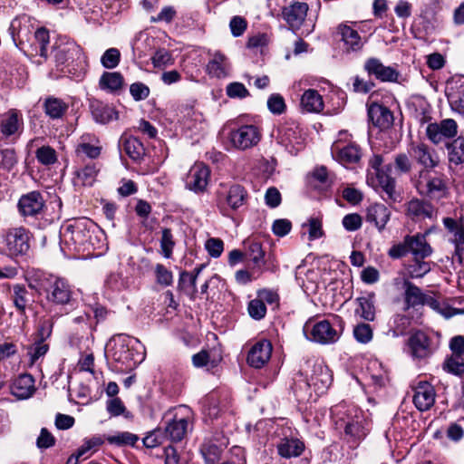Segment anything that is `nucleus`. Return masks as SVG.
Instances as JSON below:
<instances>
[{
  "label": "nucleus",
  "mask_w": 464,
  "mask_h": 464,
  "mask_svg": "<svg viewBox=\"0 0 464 464\" xmlns=\"http://www.w3.org/2000/svg\"><path fill=\"white\" fill-rule=\"evenodd\" d=\"M334 429L352 448H356L368 434L366 420L355 407L338 404L331 409Z\"/></svg>",
  "instance_id": "obj_1"
},
{
  "label": "nucleus",
  "mask_w": 464,
  "mask_h": 464,
  "mask_svg": "<svg viewBox=\"0 0 464 464\" xmlns=\"http://www.w3.org/2000/svg\"><path fill=\"white\" fill-rule=\"evenodd\" d=\"M29 287L44 294L51 306L72 309L75 304L72 286L64 278L50 275L37 280L36 285L30 283Z\"/></svg>",
  "instance_id": "obj_2"
},
{
  "label": "nucleus",
  "mask_w": 464,
  "mask_h": 464,
  "mask_svg": "<svg viewBox=\"0 0 464 464\" xmlns=\"http://www.w3.org/2000/svg\"><path fill=\"white\" fill-rule=\"evenodd\" d=\"M411 180L420 196L430 199H441L448 195V185L443 174L432 175L429 169H421Z\"/></svg>",
  "instance_id": "obj_3"
},
{
  "label": "nucleus",
  "mask_w": 464,
  "mask_h": 464,
  "mask_svg": "<svg viewBox=\"0 0 464 464\" xmlns=\"http://www.w3.org/2000/svg\"><path fill=\"white\" fill-rule=\"evenodd\" d=\"M433 253V248L425 239V235H406L401 242L393 244L388 250L392 259H400L411 254L413 258H427Z\"/></svg>",
  "instance_id": "obj_4"
},
{
  "label": "nucleus",
  "mask_w": 464,
  "mask_h": 464,
  "mask_svg": "<svg viewBox=\"0 0 464 464\" xmlns=\"http://www.w3.org/2000/svg\"><path fill=\"white\" fill-rule=\"evenodd\" d=\"M408 153L418 165L421 166V169L432 170L440 165L437 151L424 142H411Z\"/></svg>",
  "instance_id": "obj_5"
},
{
  "label": "nucleus",
  "mask_w": 464,
  "mask_h": 464,
  "mask_svg": "<svg viewBox=\"0 0 464 464\" xmlns=\"http://www.w3.org/2000/svg\"><path fill=\"white\" fill-rule=\"evenodd\" d=\"M229 140L234 148L246 150L258 144L261 132L255 125H243L230 132Z\"/></svg>",
  "instance_id": "obj_6"
},
{
  "label": "nucleus",
  "mask_w": 464,
  "mask_h": 464,
  "mask_svg": "<svg viewBox=\"0 0 464 464\" xmlns=\"http://www.w3.org/2000/svg\"><path fill=\"white\" fill-rule=\"evenodd\" d=\"M438 209L429 199L412 198L405 204V215L414 222L435 219Z\"/></svg>",
  "instance_id": "obj_7"
},
{
  "label": "nucleus",
  "mask_w": 464,
  "mask_h": 464,
  "mask_svg": "<svg viewBox=\"0 0 464 464\" xmlns=\"http://www.w3.org/2000/svg\"><path fill=\"white\" fill-rule=\"evenodd\" d=\"M186 414L179 417L178 413L169 421L164 429L165 436L172 442L181 441L193 427V417L188 408H184Z\"/></svg>",
  "instance_id": "obj_8"
},
{
  "label": "nucleus",
  "mask_w": 464,
  "mask_h": 464,
  "mask_svg": "<svg viewBox=\"0 0 464 464\" xmlns=\"http://www.w3.org/2000/svg\"><path fill=\"white\" fill-rule=\"evenodd\" d=\"M407 344L411 355L418 360L431 356L435 351L431 338L420 330L415 331L410 335Z\"/></svg>",
  "instance_id": "obj_9"
},
{
  "label": "nucleus",
  "mask_w": 464,
  "mask_h": 464,
  "mask_svg": "<svg viewBox=\"0 0 464 464\" xmlns=\"http://www.w3.org/2000/svg\"><path fill=\"white\" fill-rule=\"evenodd\" d=\"M458 133V124L453 119H445L440 122L430 123L426 128L428 139L435 145L446 139H452Z\"/></svg>",
  "instance_id": "obj_10"
},
{
  "label": "nucleus",
  "mask_w": 464,
  "mask_h": 464,
  "mask_svg": "<svg viewBox=\"0 0 464 464\" xmlns=\"http://www.w3.org/2000/svg\"><path fill=\"white\" fill-rule=\"evenodd\" d=\"M336 35L343 43V52L347 53L362 51L367 42L357 30L346 24H341L337 26Z\"/></svg>",
  "instance_id": "obj_11"
},
{
  "label": "nucleus",
  "mask_w": 464,
  "mask_h": 464,
  "mask_svg": "<svg viewBox=\"0 0 464 464\" xmlns=\"http://www.w3.org/2000/svg\"><path fill=\"white\" fill-rule=\"evenodd\" d=\"M304 332L307 339L323 344L335 343L339 339L336 330L327 320L316 323L310 331L305 324Z\"/></svg>",
  "instance_id": "obj_12"
},
{
  "label": "nucleus",
  "mask_w": 464,
  "mask_h": 464,
  "mask_svg": "<svg viewBox=\"0 0 464 464\" xmlns=\"http://www.w3.org/2000/svg\"><path fill=\"white\" fill-rule=\"evenodd\" d=\"M44 199L39 191H31L23 195L18 201V209L22 216L35 218L44 213Z\"/></svg>",
  "instance_id": "obj_13"
},
{
  "label": "nucleus",
  "mask_w": 464,
  "mask_h": 464,
  "mask_svg": "<svg viewBox=\"0 0 464 464\" xmlns=\"http://www.w3.org/2000/svg\"><path fill=\"white\" fill-rule=\"evenodd\" d=\"M364 70L370 76H374L381 82H396L400 72L392 66H385L378 58H369L366 60Z\"/></svg>",
  "instance_id": "obj_14"
},
{
  "label": "nucleus",
  "mask_w": 464,
  "mask_h": 464,
  "mask_svg": "<svg viewBox=\"0 0 464 464\" xmlns=\"http://www.w3.org/2000/svg\"><path fill=\"white\" fill-rule=\"evenodd\" d=\"M277 140L285 147L302 144V130L299 123L293 119L285 120L277 129Z\"/></svg>",
  "instance_id": "obj_15"
},
{
  "label": "nucleus",
  "mask_w": 464,
  "mask_h": 464,
  "mask_svg": "<svg viewBox=\"0 0 464 464\" xmlns=\"http://www.w3.org/2000/svg\"><path fill=\"white\" fill-rule=\"evenodd\" d=\"M210 171L204 164H196L188 171L186 180V187L196 193L206 190L208 184Z\"/></svg>",
  "instance_id": "obj_16"
},
{
  "label": "nucleus",
  "mask_w": 464,
  "mask_h": 464,
  "mask_svg": "<svg viewBox=\"0 0 464 464\" xmlns=\"http://www.w3.org/2000/svg\"><path fill=\"white\" fill-rule=\"evenodd\" d=\"M272 344L267 340H261L256 343L247 354V363L254 368H262L271 358Z\"/></svg>",
  "instance_id": "obj_17"
},
{
  "label": "nucleus",
  "mask_w": 464,
  "mask_h": 464,
  "mask_svg": "<svg viewBox=\"0 0 464 464\" xmlns=\"http://www.w3.org/2000/svg\"><path fill=\"white\" fill-rule=\"evenodd\" d=\"M5 244L11 255H23L29 249L28 235L24 228L10 230L5 236Z\"/></svg>",
  "instance_id": "obj_18"
},
{
  "label": "nucleus",
  "mask_w": 464,
  "mask_h": 464,
  "mask_svg": "<svg viewBox=\"0 0 464 464\" xmlns=\"http://www.w3.org/2000/svg\"><path fill=\"white\" fill-rule=\"evenodd\" d=\"M368 117L372 123L381 130H388L393 124V114L389 108L373 102L368 107Z\"/></svg>",
  "instance_id": "obj_19"
},
{
  "label": "nucleus",
  "mask_w": 464,
  "mask_h": 464,
  "mask_svg": "<svg viewBox=\"0 0 464 464\" xmlns=\"http://www.w3.org/2000/svg\"><path fill=\"white\" fill-rule=\"evenodd\" d=\"M435 390L427 382H420L415 388L413 403L420 411L430 410L435 403Z\"/></svg>",
  "instance_id": "obj_20"
},
{
  "label": "nucleus",
  "mask_w": 464,
  "mask_h": 464,
  "mask_svg": "<svg viewBox=\"0 0 464 464\" xmlns=\"http://www.w3.org/2000/svg\"><path fill=\"white\" fill-rule=\"evenodd\" d=\"M309 7L304 2H294L284 7L282 15L292 29H299L304 24Z\"/></svg>",
  "instance_id": "obj_21"
},
{
  "label": "nucleus",
  "mask_w": 464,
  "mask_h": 464,
  "mask_svg": "<svg viewBox=\"0 0 464 464\" xmlns=\"http://www.w3.org/2000/svg\"><path fill=\"white\" fill-rule=\"evenodd\" d=\"M95 224L92 220L87 218H79L74 219L70 225L67 226V232H70L72 240L76 244H84L90 237L91 230L94 227Z\"/></svg>",
  "instance_id": "obj_22"
},
{
  "label": "nucleus",
  "mask_w": 464,
  "mask_h": 464,
  "mask_svg": "<svg viewBox=\"0 0 464 464\" xmlns=\"http://www.w3.org/2000/svg\"><path fill=\"white\" fill-rule=\"evenodd\" d=\"M10 299L19 314L24 315L27 307L31 306L34 300L33 295L24 285L15 284L12 285Z\"/></svg>",
  "instance_id": "obj_23"
},
{
  "label": "nucleus",
  "mask_w": 464,
  "mask_h": 464,
  "mask_svg": "<svg viewBox=\"0 0 464 464\" xmlns=\"http://www.w3.org/2000/svg\"><path fill=\"white\" fill-rule=\"evenodd\" d=\"M391 211L381 203L371 205L366 210V221L373 223L379 232H382L391 218Z\"/></svg>",
  "instance_id": "obj_24"
},
{
  "label": "nucleus",
  "mask_w": 464,
  "mask_h": 464,
  "mask_svg": "<svg viewBox=\"0 0 464 464\" xmlns=\"http://www.w3.org/2000/svg\"><path fill=\"white\" fill-rule=\"evenodd\" d=\"M11 393L18 399H28L35 392L34 379L31 374H20L12 383Z\"/></svg>",
  "instance_id": "obj_25"
},
{
  "label": "nucleus",
  "mask_w": 464,
  "mask_h": 464,
  "mask_svg": "<svg viewBox=\"0 0 464 464\" xmlns=\"http://www.w3.org/2000/svg\"><path fill=\"white\" fill-rule=\"evenodd\" d=\"M82 57V49L76 44H68L65 46L59 47L54 55L56 65L66 67H70L74 62L81 60Z\"/></svg>",
  "instance_id": "obj_26"
},
{
  "label": "nucleus",
  "mask_w": 464,
  "mask_h": 464,
  "mask_svg": "<svg viewBox=\"0 0 464 464\" xmlns=\"http://www.w3.org/2000/svg\"><path fill=\"white\" fill-rule=\"evenodd\" d=\"M90 110L94 121L102 124H106L118 119V112L114 108L99 100L91 101Z\"/></svg>",
  "instance_id": "obj_27"
},
{
  "label": "nucleus",
  "mask_w": 464,
  "mask_h": 464,
  "mask_svg": "<svg viewBox=\"0 0 464 464\" xmlns=\"http://www.w3.org/2000/svg\"><path fill=\"white\" fill-rule=\"evenodd\" d=\"M403 287L405 310L425 305L428 295L424 294L419 286L406 279L403 282Z\"/></svg>",
  "instance_id": "obj_28"
},
{
  "label": "nucleus",
  "mask_w": 464,
  "mask_h": 464,
  "mask_svg": "<svg viewBox=\"0 0 464 464\" xmlns=\"http://www.w3.org/2000/svg\"><path fill=\"white\" fill-rule=\"evenodd\" d=\"M280 457L291 459L299 457L304 450V444L298 439L283 438L276 445Z\"/></svg>",
  "instance_id": "obj_29"
},
{
  "label": "nucleus",
  "mask_w": 464,
  "mask_h": 464,
  "mask_svg": "<svg viewBox=\"0 0 464 464\" xmlns=\"http://www.w3.org/2000/svg\"><path fill=\"white\" fill-rule=\"evenodd\" d=\"M22 124L21 114L17 110L12 109L2 115L0 119V131L4 136L9 137L14 134Z\"/></svg>",
  "instance_id": "obj_30"
},
{
  "label": "nucleus",
  "mask_w": 464,
  "mask_h": 464,
  "mask_svg": "<svg viewBox=\"0 0 464 464\" xmlns=\"http://www.w3.org/2000/svg\"><path fill=\"white\" fill-rule=\"evenodd\" d=\"M334 158L342 164L356 163L361 159V150L357 145L349 144L343 148L334 146Z\"/></svg>",
  "instance_id": "obj_31"
},
{
  "label": "nucleus",
  "mask_w": 464,
  "mask_h": 464,
  "mask_svg": "<svg viewBox=\"0 0 464 464\" xmlns=\"http://www.w3.org/2000/svg\"><path fill=\"white\" fill-rule=\"evenodd\" d=\"M300 105L306 112H320L324 109L323 97L316 90H306L301 97Z\"/></svg>",
  "instance_id": "obj_32"
},
{
  "label": "nucleus",
  "mask_w": 464,
  "mask_h": 464,
  "mask_svg": "<svg viewBox=\"0 0 464 464\" xmlns=\"http://www.w3.org/2000/svg\"><path fill=\"white\" fill-rule=\"evenodd\" d=\"M247 198L248 194L246 188L239 184H234L227 192L226 202L231 209L237 210L246 203Z\"/></svg>",
  "instance_id": "obj_33"
},
{
  "label": "nucleus",
  "mask_w": 464,
  "mask_h": 464,
  "mask_svg": "<svg viewBox=\"0 0 464 464\" xmlns=\"http://www.w3.org/2000/svg\"><path fill=\"white\" fill-rule=\"evenodd\" d=\"M44 111L52 120L63 118L68 110V104L56 97H48L44 102Z\"/></svg>",
  "instance_id": "obj_34"
},
{
  "label": "nucleus",
  "mask_w": 464,
  "mask_h": 464,
  "mask_svg": "<svg viewBox=\"0 0 464 464\" xmlns=\"http://www.w3.org/2000/svg\"><path fill=\"white\" fill-rule=\"evenodd\" d=\"M358 307L355 313L365 321L372 322L375 319L374 294L370 293L366 296L356 298Z\"/></svg>",
  "instance_id": "obj_35"
},
{
  "label": "nucleus",
  "mask_w": 464,
  "mask_h": 464,
  "mask_svg": "<svg viewBox=\"0 0 464 464\" xmlns=\"http://www.w3.org/2000/svg\"><path fill=\"white\" fill-rule=\"evenodd\" d=\"M448 160L456 166L464 164V137L459 136L446 143Z\"/></svg>",
  "instance_id": "obj_36"
},
{
  "label": "nucleus",
  "mask_w": 464,
  "mask_h": 464,
  "mask_svg": "<svg viewBox=\"0 0 464 464\" xmlns=\"http://www.w3.org/2000/svg\"><path fill=\"white\" fill-rule=\"evenodd\" d=\"M228 64L227 57L220 52H216L207 65V72L212 77L223 78L227 74Z\"/></svg>",
  "instance_id": "obj_37"
},
{
  "label": "nucleus",
  "mask_w": 464,
  "mask_h": 464,
  "mask_svg": "<svg viewBox=\"0 0 464 464\" xmlns=\"http://www.w3.org/2000/svg\"><path fill=\"white\" fill-rule=\"evenodd\" d=\"M376 178L380 187L387 196L385 200H390L392 203L399 202L401 200V194L395 189V179L386 172L378 173Z\"/></svg>",
  "instance_id": "obj_38"
},
{
  "label": "nucleus",
  "mask_w": 464,
  "mask_h": 464,
  "mask_svg": "<svg viewBox=\"0 0 464 464\" xmlns=\"http://www.w3.org/2000/svg\"><path fill=\"white\" fill-rule=\"evenodd\" d=\"M206 267V264H201L195 267L192 272L182 271L179 274V278L178 282V289L184 290V279H188L189 286L191 287V291L188 293L191 299H195V295L197 293V279L202 270Z\"/></svg>",
  "instance_id": "obj_39"
},
{
  "label": "nucleus",
  "mask_w": 464,
  "mask_h": 464,
  "mask_svg": "<svg viewBox=\"0 0 464 464\" xmlns=\"http://www.w3.org/2000/svg\"><path fill=\"white\" fill-rule=\"evenodd\" d=\"M123 148L126 154L134 161H140L145 155L143 144L135 137L126 138Z\"/></svg>",
  "instance_id": "obj_40"
},
{
  "label": "nucleus",
  "mask_w": 464,
  "mask_h": 464,
  "mask_svg": "<svg viewBox=\"0 0 464 464\" xmlns=\"http://www.w3.org/2000/svg\"><path fill=\"white\" fill-rule=\"evenodd\" d=\"M100 87L103 90H109L111 92H116L121 89L123 85V77L118 72H105L100 79Z\"/></svg>",
  "instance_id": "obj_41"
},
{
  "label": "nucleus",
  "mask_w": 464,
  "mask_h": 464,
  "mask_svg": "<svg viewBox=\"0 0 464 464\" xmlns=\"http://www.w3.org/2000/svg\"><path fill=\"white\" fill-rule=\"evenodd\" d=\"M26 351L29 356V364L32 366L47 353L49 344L42 340H34L32 344L26 347Z\"/></svg>",
  "instance_id": "obj_42"
},
{
  "label": "nucleus",
  "mask_w": 464,
  "mask_h": 464,
  "mask_svg": "<svg viewBox=\"0 0 464 464\" xmlns=\"http://www.w3.org/2000/svg\"><path fill=\"white\" fill-rule=\"evenodd\" d=\"M447 97L452 110L464 115V84L452 88Z\"/></svg>",
  "instance_id": "obj_43"
},
{
  "label": "nucleus",
  "mask_w": 464,
  "mask_h": 464,
  "mask_svg": "<svg viewBox=\"0 0 464 464\" xmlns=\"http://www.w3.org/2000/svg\"><path fill=\"white\" fill-rule=\"evenodd\" d=\"M425 258H413V263L409 266L408 273L411 278H421L431 270L430 262Z\"/></svg>",
  "instance_id": "obj_44"
},
{
  "label": "nucleus",
  "mask_w": 464,
  "mask_h": 464,
  "mask_svg": "<svg viewBox=\"0 0 464 464\" xmlns=\"http://www.w3.org/2000/svg\"><path fill=\"white\" fill-rule=\"evenodd\" d=\"M99 169L95 163H90L77 170L76 175L82 186H92L95 180Z\"/></svg>",
  "instance_id": "obj_45"
},
{
  "label": "nucleus",
  "mask_w": 464,
  "mask_h": 464,
  "mask_svg": "<svg viewBox=\"0 0 464 464\" xmlns=\"http://www.w3.org/2000/svg\"><path fill=\"white\" fill-rule=\"evenodd\" d=\"M35 157L42 165L49 166L57 161V153L51 146H42L35 151Z\"/></svg>",
  "instance_id": "obj_46"
},
{
  "label": "nucleus",
  "mask_w": 464,
  "mask_h": 464,
  "mask_svg": "<svg viewBox=\"0 0 464 464\" xmlns=\"http://www.w3.org/2000/svg\"><path fill=\"white\" fill-rule=\"evenodd\" d=\"M175 241L170 228L165 227L161 230L160 248L162 255L166 258H170L172 256Z\"/></svg>",
  "instance_id": "obj_47"
},
{
  "label": "nucleus",
  "mask_w": 464,
  "mask_h": 464,
  "mask_svg": "<svg viewBox=\"0 0 464 464\" xmlns=\"http://www.w3.org/2000/svg\"><path fill=\"white\" fill-rule=\"evenodd\" d=\"M106 440L110 444L117 446H134L138 441L139 437L130 432L124 431L113 436H108Z\"/></svg>",
  "instance_id": "obj_48"
},
{
  "label": "nucleus",
  "mask_w": 464,
  "mask_h": 464,
  "mask_svg": "<svg viewBox=\"0 0 464 464\" xmlns=\"http://www.w3.org/2000/svg\"><path fill=\"white\" fill-rule=\"evenodd\" d=\"M443 369L455 375L464 373V359L462 356L451 355L447 358L443 363Z\"/></svg>",
  "instance_id": "obj_49"
},
{
  "label": "nucleus",
  "mask_w": 464,
  "mask_h": 464,
  "mask_svg": "<svg viewBox=\"0 0 464 464\" xmlns=\"http://www.w3.org/2000/svg\"><path fill=\"white\" fill-rule=\"evenodd\" d=\"M394 169L398 175L408 174L411 171L412 162L409 153H399L395 156Z\"/></svg>",
  "instance_id": "obj_50"
},
{
  "label": "nucleus",
  "mask_w": 464,
  "mask_h": 464,
  "mask_svg": "<svg viewBox=\"0 0 464 464\" xmlns=\"http://www.w3.org/2000/svg\"><path fill=\"white\" fill-rule=\"evenodd\" d=\"M152 64L155 68H161L174 63V59L169 51L166 49L157 50L151 57Z\"/></svg>",
  "instance_id": "obj_51"
},
{
  "label": "nucleus",
  "mask_w": 464,
  "mask_h": 464,
  "mask_svg": "<svg viewBox=\"0 0 464 464\" xmlns=\"http://www.w3.org/2000/svg\"><path fill=\"white\" fill-rule=\"evenodd\" d=\"M18 159L14 149L2 150L0 159V169L10 171L17 164Z\"/></svg>",
  "instance_id": "obj_52"
},
{
  "label": "nucleus",
  "mask_w": 464,
  "mask_h": 464,
  "mask_svg": "<svg viewBox=\"0 0 464 464\" xmlns=\"http://www.w3.org/2000/svg\"><path fill=\"white\" fill-rule=\"evenodd\" d=\"M247 311L251 318L261 320L266 314V306L263 304V300L256 297L248 303Z\"/></svg>",
  "instance_id": "obj_53"
},
{
  "label": "nucleus",
  "mask_w": 464,
  "mask_h": 464,
  "mask_svg": "<svg viewBox=\"0 0 464 464\" xmlns=\"http://www.w3.org/2000/svg\"><path fill=\"white\" fill-rule=\"evenodd\" d=\"M121 59V53L116 48H110L105 51L101 58V63L107 69H113L118 66Z\"/></svg>",
  "instance_id": "obj_54"
},
{
  "label": "nucleus",
  "mask_w": 464,
  "mask_h": 464,
  "mask_svg": "<svg viewBox=\"0 0 464 464\" xmlns=\"http://www.w3.org/2000/svg\"><path fill=\"white\" fill-rule=\"evenodd\" d=\"M267 108L273 114L280 115L286 110L285 99L279 93H273L267 100Z\"/></svg>",
  "instance_id": "obj_55"
},
{
  "label": "nucleus",
  "mask_w": 464,
  "mask_h": 464,
  "mask_svg": "<svg viewBox=\"0 0 464 464\" xmlns=\"http://www.w3.org/2000/svg\"><path fill=\"white\" fill-rule=\"evenodd\" d=\"M156 281L163 286L171 285L173 283V274L162 264H157L155 266Z\"/></svg>",
  "instance_id": "obj_56"
},
{
  "label": "nucleus",
  "mask_w": 464,
  "mask_h": 464,
  "mask_svg": "<svg viewBox=\"0 0 464 464\" xmlns=\"http://www.w3.org/2000/svg\"><path fill=\"white\" fill-rule=\"evenodd\" d=\"M354 338L362 343H367L372 339V329L368 324L361 323L353 329Z\"/></svg>",
  "instance_id": "obj_57"
},
{
  "label": "nucleus",
  "mask_w": 464,
  "mask_h": 464,
  "mask_svg": "<svg viewBox=\"0 0 464 464\" xmlns=\"http://www.w3.org/2000/svg\"><path fill=\"white\" fill-rule=\"evenodd\" d=\"M318 369L320 371V374L314 373L311 377L313 385L316 386L317 389H326L330 386L332 382V377L328 373L327 368L324 369L322 366H320Z\"/></svg>",
  "instance_id": "obj_58"
},
{
  "label": "nucleus",
  "mask_w": 464,
  "mask_h": 464,
  "mask_svg": "<svg viewBox=\"0 0 464 464\" xmlns=\"http://www.w3.org/2000/svg\"><path fill=\"white\" fill-rule=\"evenodd\" d=\"M247 255L249 258L257 266L264 261L265 252L259 242L252 241L248 244Z\"/></svg>",
  "instance_id": "obj_59"
},
{
  "label": "nucleus",
  "mask_w": 464,
  "mask_h": 464,
  "mask_svg": "<svg viewBox=\"0 0 464 464\" xmlns=\"http://www.w3.org/2000/svg\"><path fill=\"white\" fill-rule=\"evenodd\" d=\"M205 247L210 256L218 258L224 250V243L220 238L210 237L206 241Z\"/></svg>",
  "instance_id": "obj_60"
},
{
  "label": "nucleus",
  "mask_w": 464,
  "mask_h": 464,
  "mask_svg": "<svg viewBox=\"0 0 464 464\" xmlns=\"http://www.w3.org/2000/svg\"><path fill=\"white\" fill-rule=\"evenodd\" d=\"M309 227V240H314L322 237L324 233L322 227V220L317 218H310L307 224H304L303 227Z\"/></svg>",
  "instance_id": "obj_61"
},
{
  "label": "nucleus",
  "mask_w": 464,
  "mask_h": 464,
  "mask_svg": "<svg viewBox=\"0 0 464 464\" xmlns=\"http://www.w3.org/2000/svg\"><path fill=\"white\" fill-rule=\"evenodd\" d=\"M342 224L347 231H356L361 228L362 218L357 213L347 214L343 217Z\"/></svg>",
  "instance_id": "obj_62"
},
{
  "label": "nucleus",
  "mask_w": 464,
  "mask_h": 464,
  "mask_svg": "<svg viewBox=\"0 0 464 464\" xmlns=\"http://www.w3.org/2000/svg\"><path fill=\"white\" fill-rule=\"evenodd\" d=\"M227 95L229 98L243 99L249 95V92L243 83L235 82L227 86Z\"/></svg>",
  "instance_id": "obj_63"
},
{
  "label": "nucleus",
  "mask_w": 464,
  "mask_h": 464,
  "mask_svg": "<svg viewBox=\"0 0 464 464\" xmlns=\"http://www.w3.org/2000/svg\"><path fill=\"white\" fill-rule=\"evenodd\" d=\"M130 92L135 101H141L149 97L150 89L142 82H134L130 87Z\"/></svg>",
  "instance_id": "obj_64"
}]
</instances>
